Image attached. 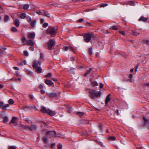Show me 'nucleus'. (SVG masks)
<instances>
[{"mask_svg": "<svg viewBox=\"0 0 149 149\" xmlns=\"http://www.w3.org/2000/svg\"><path fill=\"white\" fill-rule=\"evenodd\" d=\"M27 22L30 23L31 22V21L32 20L31 18L30 17H28L27 18Z\"/></svg>", "mask_w": 149, "mask_h": 149, "instance_id": "31", "label": "nucleus"}, {"mask_svg": "<svg viewBox=\"0 0 149 149\" xmlns=\"http://www.w3.org/2000/svg\"><path fill=\"white\" fill-rule=\"evenodd\" d=\"M8 103L10 104H14V101L12 99H10L8 101Z\"/></svg>", "mask_w": 149, "mask_h": 149, "instance_id": "28", "label": "nucleus"}, {"mask_svg": "<svg viewBox=\"0 0 149 149\" xmlns=\"http://www.w3.org/2000/svg\"><path fill=\"white\" fill-rule=\"evenodd\" d=\"M130 5L132 6H134L135 5V3L133 1H131L130 2Z\"/></svg>", "mask_w": 149, "mask_h": 149, "instance_id": "55", "label": "nucleus"}, {"mask_svg": "<svg viewBox=\"0 0 149 149\" xmlns=\"http://www.w3.org/2000/svg\"><path fill=\"white\" fill-rule=\"evenodd\" d=\"M103 84L102 83H100V88H102L103 87Z\"/></svg>", "mask_w": 149, "mask_h": 149, "instance_id": "53", "label": "nucleus"}, {"mask_svg": "<svg viewBox=\"0 0 149 149\" xmlns=\"http://www.w3.org/2000/svg\"><path fill=\"white\" fill-rule=\"evenodd\" d=\"M73 110V109L72 108H69L68 109V112L70 113H71Z\"/></svg>", "mask_w": 149, "mask_h": 149, "instance_id": "45", "label": "nucleus"}, {"mask_svg": "<svg viewBox=\"0 0 149 149\" xmlns=\"http://www.w3.org/2000/svg\"><path fill=\"white\" fill-rule=\"evenodd\" d=\"M88 52L90 55H91L92 53V49L91 48H90L88 49Z\"/></svg>", "mask_w": 149, "mask_h": 149, "instance_id": "39", "label": "nucleus"}, {"mask_svg": "<svg viewBox=\"0 0 149 149\" xmlns=\"http://www.w3.org/2000/svg\"><path fill=\"white\" fill-rule=\"evenodd\" d=\"M35 36V33L34 32L29 33L28 35V36L29 38H34Z\"/></svg>", "mask_w": 149, "mask_h": 149, "instance_id": "17", "label": "nucleus"}, {"mask_svg": "<svg viewBox=\"0 0 149 149\" xmlns=\"http://www.w3.org/2000/svg\"><path fill=\"white\" fill-rule=\"evenodd\" d=\"M148 20V18H146L143 16H141L139 19V20L140 21L143 22H146Z\"/></svg>", "mask_w": 149, "mask_h": 149, "instance_id": "14", "label": "nucleus"}, {"mask_svg": "<svg viewBox=\"0 0 149 149\" xmlns=\"http://www.w3.org/2000/svg\"><path fill=\"white\" fill-rule=\"evenodd\" d=\"M10 104H7L5 105L2 101L0 102V108L2 109L3 110L6 111L7 110V108L9 107Z\"/></svg>", "mask_w": 149, "mask_h": 149, "instance_id": "5", "label": "nucleus"}, {"mask_svg": "<svg viewBox=\"0 0 149 149\" xmlns=\"http://www.w3.org/2000/svg\"><path fill=\"white\" fill-rule=\"evenodd\" d=\"M91 84L93 86H98V83L96 81H92Z\"/></svg>", "mask_w": 149, "mask_h": 149, "instance_id": "24", "label": "nucleus"}, {"mask_svg": "<svg viewBox=\"0 0 149 149\" xmlns=\"http://www.w3.org/2000/svg\"><path fill=\"white\" fill-rule=\"evenodd\" d=\"M15 24L17 27H18L19 24V22L18 19H16L15 21Z\"/></svg>", "mask_w": 149, "mask_h": 149, "instance_id": "21", "label": "nucleus"}, {"mask_svg": "<svg viewBox=\"0 0 149 149\" xmlns=\"http://www.w3.org/2000/svg\"><path fill=\"white\" fill-rule=\"evenodd\" d=\"M54 133L55 134L56 136H59L57 135L56 134V132L55 131H49L46 132V134L47 136H53L54 135Z\"/></svg>", "mask_w": 149, "mask_h": 149, "instance_id": "7", "label": "nucleus"}, {"mask_svg": "<svg viewBox=\"0 0 149 149\" xmlns=\"http://www.w3.org/2000/svg\"><path fill=\"white\" fill-rule=\"evenodd\" d=\"M84 21V19L82 18H81L79 19L77 21V22H79V23H81L83 21Z\"/></svg>", "mask_w": 149, "mask_h": 149, "instance_id": "49", "label": "nucleus"}, {"mask_svg": "<svg viewBox=\"0 0 149 149\" xmlns=\"http://www.w3.org/2000/svg\"><path fill=\"white\" fill-rule=\"evenodd\" d=\"M64 50L65 51H67L69 49V47H64Z\"/></svg>", "mask_w": 149, "mask_h": 149, "instance_id": "46", "label": "nucleus"}, {"mask_svg": "<svg viewBox=\"0 0 149 149\" xmlns=\"http://www.w3.org/2000/svg\"><path fill=\"white\" fill-rule=\"evenodd\" d=\"M6 48L4 47H1L0 48V53L1 54H1L3 52V50H6Z\"/></svg>", "mask_w": 149, "mask_h": 149, "instance_id": "23", "label": "nucleus"}, {"mask_svg": "<svg viewBox=\"0 0 149 149\" xmlns=\"http://www.w3.org/2000/svg\"><path fill=\"white\" fill-rule=\"evenodd\" d=\"M40 93L42 94H44L45 93V91L43 90H40Z\"/></svg>", "mask_w": 149, "mask_h": 149, "instance_id": "56", "label": "nucleus"}, {"mask_svg": "<svg viewBox=\"0 0 149 149\" xmlns=\"http://www.w3.org/2000/svg\"><path fill=\"white\" fill-rule=\"evenodd\" d=\"M47 114L50 116H54L56 115V113L55 111L48 109L47 110Z\"/></svg>", "mask_w": 149, "mask_h": 149, "instance_id": "9", "label": "nucleus"}, {"mask_svg": "<svg viewBox=\"0 0 149 149\" xmlns=\"http://www.w3.org/2000/svg\"><path fill=\"white\" fill-rule=\"evenodd\" d=\"M24 54L25 56H28L29 55L28 53L26 51H24Z\"/></svg>", "mask_w": 149, "mask_h": 149, "instance_id": "51", "label": "nucleus"}, {"mask_svg": "<svg viewBox=\"0 0 149 149\" xmlns=\"http://www.w3.org/2000/svg\"><path fill=\"white\" fill-rule=\"evenodd\" d=\"M109 139L112 141H114L115 140V138L114 136H110L109 138Z\"/></svg>", "mask_w": 149, "mask_h": 149, "instance_id": "36", "label": "nucleus"}, {"mask_svg": "<svg viewBox=\"0 0 149 149\" xmlns=\"http://www.w3.org/2000/svg\"><path fill=\"white\" fill-rule=\"evenodd\" d=\"M144 85L145 86H147L148 87H149V83H146L144 84Z\"/></svg>", "mask_w": 149, "mask_h": 149, "instance_id": "62", "label": "nucleus"}, {"mask_svg": "<svg viewBox=\"0 0 149 149\" xmlns=\"http://www.w3.org/2000/svg\"><path fill=\"white\" fill-rule=\"evenodd\" d=\"M33 109V106H26L23 108V109L25 111H29L30 110Z\"/></svg>", "mask_w": 149, "mask_h": 149, "instance_id": "8", "label": "nucleus"}, {"mask_svg": "<svg viewBox=\"0 0 149 149\" xmlns=\"http://www.w3.org/2000/svg\"><path fill=\"white\" fill-rule=\"evenodd\" d=\"M52 75L51 73H48L47 75H46V77L47 78H50Z\"/></svg>", "mask_w": 149, "mask_h": 149, "instance_id": "33", "label": "nucleus"}, {"mask_svg": "<svg viewBox=\"0 0 149 149\" xmlns=\"http://www.w3.org/2000/svg\"><path fill=\"white\" fill-rule=\"evenodd\" d=\"M41 64V62L40 61H37L35 60L33 61V67L34 68H36L38 67V66L40 65Z\"/></svg>", "mask_w": 149, "mask_h": 149, "instance_id": "6", "label": "nucleus"}, {"mask_svg": "<svg viewBox=\"0 0 149 149\" xmlns=\"http://www.w3.org/2000/svg\"><path fill=\"white\" fill-rule=\"evenodd\" d=\"M107 5H108V4L107 3L100 4V7H105L107 6Z\"/></svg>", "mask_w": 149, "mask_h": 149, "instance_id": "41", "label": "nucleus"}, {"mask_svg": "<svg viewBox=\"0 0 149 149\" xmlns=\"http://www.w3.org/2000/svg\"><path fill=\"white\" fill-rule=\"evenodd\" d=\"M36 13L39 15H40L41 14V12L40 10L37 11Z\"/></svg>", "mask_w": 149, "mask_h": 149, "instance_id": "60", "label": "nucleus"}, {"mask_svg": "<svg viewBox=\"0 0 149 149\" xmlns=\"http://www.w3.org/2000/svg\"><path fill=\"white\" fill-rule=\"evenodd\" d=\"M89 93L90 94V97L93 99H95V97H100L101 95L100 91L97 93L95 92V90L93 89H90Z\"/></svg>", "mask_w": 149, "mask_h": 149, "instance_id": "1", "label": "nucleus"}, {"mask_svg": "<svg viewBox=\"0 0 149 149\" xmlns=\"http://www.w3.org/2000/svg\"><path fill=\"white\" fill-rule=\"evenodd\" d=\"M62 144H60L58 145L57 146V148L58 149H62Z\"/></svg>", "mask_w": 149, "mask_h": 149, "instance_id": "42", "label": "nucleus"}, {"mask_svg": "<svg viewBox=\"0 0 149 149\" xmlns=\"http://www.w3.org/2000/svg\"><path fill=\"white\" fill-rule=\"evenodd\" d=\"M41 111L44 113H47V110L46 108L44 107H41Z\"/></svg>", "mask_w": 149, "mask_h": 149, "instance_id": "16", "label": "nucleus"}, {"mask_svg": "<svg viewBox=\"0 0 149 149\" xmlns=\"http://www.w3.org/2000/svg\"><path fill=\"white\" fill-rule=\"evenodd\" d=\"M111 29H112L115 30H117L118 29V27L115 26H113L111 27Z\"/></svg>", "mask_w": 149, "mask_h": 149, "instance_id": "35", "label": "nucleus"}, {"mask_svg": "<svg viewBox=\"0 0 149 149\" xmlns=\"http://www.w3.org/2000/svg\"><path fill=\"white\" fill-rule=\"evenodd\" d=\"M143 119L145 122V124H146L148 123V120L144 116H143Z\"/></svg>", "mask_w": 149, "mask_h": 149, "instance_id": "34", "label": "nucleus"}, {"mask_svg": "<svg viewBox=\"0 0 149 149\" xmlns=\"http://www.w3.org/2000/svg\"><path fill=\"white\" fill-rule=\"evenodd\" d=\"M51 79L54 81H57V79L55 78H52Z\"/></svg>", "mask_w": 149, "mask_h": 149, "instance_id": "64", "label": "nucleus"}, {"mask_svg": "<svg viewBox=\"0 0 149 149\" xmlns=\"http://www.w3.org/2000/svg\"><path fill=\"white\" fill-rule=\"evenodd\" d=\"M48 24L47 23H44L42 25L43 27H46L48 26Z\"/></svg>", "mask_w": 149, "mask_h": 149, "instance_id": "43", "label": "nucleus"}, {"mask_svg": "<svg viewBox=\"0 0 149 149\" xmlns=\"http://www.w3.org/2000/svg\"><path fill=\"white\" fill-rule=\"evenodd\" d=\"M111 96V95L110 94H109L107 96L105 101V104H107L108 102H109L111 100V99L110 98V97Z\"/></svg>", "mask_w": 149, "mask_h": 149, "instance_id": "12", "label": "nucleus"}, {"mask_svg": "<svg viewBox=\"0 0 149 149\" xmlns=\"http://www.w3.org/2000/svg\"><path fill=\"white\" fill-rule=\"evenodd\" d=\"M37 127L35 125H32L30 127H29V130L31 131H34L36 130Z\"/></svg>", "mask_w": 149, "mask_h": 149, "instance_id": "13", "label": "nucleus"}, {"mask_svg": "<svg viewBox=\"0 0 149 149\" xmlns=\"http://www.w3.org/2000/svg\"><path fill=\"white\" fill-rule=\"evenodd\" d=\"M56 42L54 40L51 39L47 42V47L49 49L51 50L53 49L55 46Z\"/></svg>", "mask_w": 149, "mask_h": 149, "instance_id": "2", "label": "nucleus"}, {"mask_svg": "<svg viewBox=\"0 0 149 149\" xmlns=\"http://www.w3.org/2000/svg\"><path fill=\"white\" fill-rule=\"evenodd\" d=\"M11 30L13 32H16L17 30L15 27H13L11 28Z\"/></svg>", "mask_w": 149, "mask_h": 149, "instance_id": "38", "label": "nucleus"}, {"mask_svg": "<svg viewBox=\"0 0 149 149\" xmlns=\"http://www.w3.org/2000/svg\"><path fill=\"white\" fill-rule=\"evenodd\" d=\"M45 16L47 17H50V15L49 13H48L47 12H45Z\"/></svg>", "mask_w": 149, "mask_h": 149, "instance_id": "44", "label": "nucleus"}, {"mask_svg": "<svg viewBox=\"0 0 149 149\" xmlns=\"http://www.w3.org/2000/svg\"><path fill=\"white\" fill-rule=\"evenodd\" d=\"M9 17L8 16L6 15L4 18V21L5 22H8L9 20Z\"/></svg>", "mask_w": 149, "mask_h": 149, "instance_id": "30", "label": "nucleus"}, {"mask_svg": "<svg viewBox=\"0 0 149 149\" xmlns=\"http://www.w3.org/2000/svg\"><path fill=\"white\" fill-rule=\"evenodd\" d=\"M43 141L45 143L47 142V138L46 137H44L43 138Z\"/></svg>", "mask_w": 149, "mask_h": 149, "instance_id": "40", "label": "nucleus"}, {"mask_svg": "<svg viewBox=\"0 0 149 149\" xmlns=\"http://www.w3.org/2000/svg\"><path fill=\"white\" fill-rule=\"evenodd\" d=\"M92 70V69L91 68H90L89 69V70H88L87 71V72L85 74V76H86L87 75V74H89L90 72H91Z\"/></svg>", "mask_w": 149, "mask_h": 149, "instance_id": "27", "label": "nucleus"}, {"mask_svg": "<svg viewBox=\"0 0 149 149\" xmlns=\"http://www.w3.org/2000/svg\"><path fill=\"white\" fill-rule=\"evenodd\" d=\"M19 65H26V63H24V64H23V62H22L19 63Z\"/></svg>", "mask_w": 149, "mask_h": 149, "instance_id": "59", "label": "nucleus"}, {"mask_svg": "<svg viewBox=\"0 0 149 149\" xmlns=\"http://www.w3.org/2000/svg\"><path fill=\"white\" fill-rule=\"evenodd\" d=\"M132 33H133V34L134 36H138V35H139V33H139L135 31H133Z\"/></svg>", "mask_w": 149, "mask_h": 149, "instance_id": "32", "label": "nucleus"}, {"mask_svg": "<svg viewBox=\"0 0 149 149\" xmlns=\"http://www.w3.org/2000/svg\"><path fill=\"white\" fill-rule=\"evenodd\" d=\"M26 17V15L24 13H22L21 14L20 17L21 18L24 19Z\"/></svg>", "mask_w": 149, "mask_h": 149, "instance_id": "26", "label": "nucleus"}, {"mask_svg": "<svg viewBox=\"0 0 149 149\" xmlns=\"http://www.w3.org/2000/svg\"><path fill=\"white\" fill-rule=\"evenodd\" d=\"M36 21L35 20H33L31 22V23H30V24L32 27H34L36 26Z\"/></svg>", "mask_w": 149, "mask_h": 149, "instance_id": "15", "label": "nucleus"}, {"mask_svg": "<svg viewBox=\"0 0 149 149\" xmlns=\"http://www.w3.org/2000/svg\"><path fill=\"white\" fill-rule=\"evenodd\" d=\"M45 82L46 84L49 86H51L54 85V83L53 82L49 80L46 79L45 80Z\"/></svg>", "mask_w": 149, "mask_h": 149, "instance_id": "11", "label": "nucleus"}, {"mask_svg": "<svg viewBox=\"0 0 149 149\" xmlns=\"http://www.w3.org/2000/svg\"><path fill=\"white\" fill-rule=\"evenodd\" d=\"M76 113L80 117H82L85 114L84 113L81 112H77Z\"/></svg>", "mask_w": 149, "mask_h": 149, "instance_id": "22", "label": "nucleus"}, {"mask_svg": "<svg viewBox=\"0 0 149 149\" xmlns=\"http://www.w3.org/2000/svg\"><path fill=\"white\" fill-rule=\"evenodd\" d=\"M26 40V38L25 37H23L22 38V41L23 42H25Z\"/></svg>", "mask_w": 149, "mask_h": 149, "instance_id": "52", "label": "nucleus"}, {"mask_svg": "<svg viewBox=\"0 0 149 149\" xmlns=\"http://www.w3.org/2000/svg\"><path fill=\"white\" fill-rule=\"evenodd\" d=\"M29 4H26L23 6V8L25 10H27L29 7Z\"/></svg>", "mask_w": 149, "mask_h": 149, "instance_id": "25", "label": "nucleus"}, {"mask_svg": "<svg viewBox=\"0 0 149 149\" xmlns=\"http://www.w3.org/2000/svg\"><path fill=\"white\" fill-rule=\"evenodd\" d=\"M17 119V118L16 117H13L12 119L11 122L13 123H16V120Z\"/></svg>", "mask_w": 149, "mask_h": 149, "instance_id": "19", "label": "nucleus"}, {"mask_svg": "<svg viewBox=\"0 0 149 149\" xmlns=\"http://www.w3.org/2000/svg\"><path fill=\"white\" fill-rule=\"evenodd\" d=\"M98 143L100 145L102 146H104L103 145V144L102 142H100V141H98Z\"/></svg>", "mask_w": 149, "mask_h": 149, "instance_id": "54", "label": "nucleus"}, {"mask_svg": "<svg viewBox=\"0 0 149 149\" xmlns=\"http://www.w3.org/2000/svg\"><path fill=\"white\" fill-rule=\"evenodd\" d=\"M40 58L42 60H44V57L42 53H41L40 54Z\"/></svg>", "mask_w": 149, "mask_h": 149, "instance_id": "50", "label": "nucleus"}, {"mask_svg": "<svg viewBox=\"0 0 149 149\" xmlns=\"http://www.w3.org/2000/svg\"><path fill=\"white\" fill-rule=\"evenodd\" d=\"M9 149H16V147L14 146H10L9 147Z\"/></svg>", "mask_w": 149, "mask_h": 149, "instance_id": "37", "label": "nucleus"}, {"mask_svg": "<svg viewBox=\"0 0 149 149\" xmlns=\"http://www.w3.org/2000/svg\"><path fill=\"white\" fill-rule=\"evenodd\" d=\"M8 121V119L6 117H5L4 118L3 122L4 123H6Z\"/></svg>", "mask_w": 149, "mask_h": 149, "instance_id": "29", "label": "nucleus"}, {"mask_svg": "<svg viewBox=\"0 0 149 149\" xmlns=\"http://www.w3.org/2000/svg\"><path fill=\"white\" fill-rule=\"evenodd\" d=\"M27 44L31 46H33L34 44L32 40H27Z\"/></svg>", "mask_w": 149, "mask_h": 149, "instance_id": "18", "label": "nucleus"}, {"mask_svg": "<svg viewBox=\"0 0 149 149\" xmlns=\"http://www.w3.org/2000/svg\"><path fill=\"white\" fill-rule=\"evenodd\" d=\"M144 43L148 45L149 46V41L148 40H145L144 41Z\"/></svg>", "mask_w": 149, "mask_h": 149, "instance_id": "48", "label": "nucleus"}, {"mask_svg": "<svg viewBox=\"0 0 149 149\" xmlns=\"http://www.w3.org/2000/svg\"><path fill=\"white\" fill-rule=\"evenodd\" d=\"M24 120L27 123H29V120L28 118H26L24 119Z\"/></svg>", "mask_w": 149, "mask_h": 149, "instance_id": "61", "label": "nucleus"}, {"mask_svg": "<svg viewBox=\"0 0 149 149\" xmlns=\"http://www.w3.org/2000/svg\"><path fill=\"white\" fill-rule=\"evenodd\" d=\"M69 49H70V50H71L73 52H74V50H73V48L71 46H69Z\"/></svg>", "mask_w": 149, "mask_h": 149, "instance_id": "58", "label": "nucleus"}, {"mask_svg": "<svg viewBox=\"0 0 149 149\" xmlns=\"http://www.w3.org/2000/svg\"><path fill=\"white\" fill-rule=\"evenodd\" d=\"M29 127L25 125L24 129H26V130H29Z\"/></svg>", "mask_w": 149, "mask_h": 149, "instance_id": "57", "label": "nucleus"}, {"mask_svg": "<svg viewBox=\"0 0 149 149\" xmlns=\"http://www.w3.org/2000/svg\"><path fill=\"white\" fill-rule=\"evenodd\" d=\"M47 95L50 98L56 97L57 96V95L56 93L52 92L48 94Z\"/></svg>", "mask_w": 149, "mask_h": 149, "instance_id": "10", "label": "nucleus"}, {"mask_svg": "<svg viewBox=\"0 0 149 149\" xmlns=\"http://www.w3.org/2000/svg\"><path fill=\"white\" fill-rule=\"evenodd\" d=\"M42 69L41 67H38L36 68V71L38 73H41L42 72Z\"/></svg>", "mask_w": 149, "mask_h": 149, "instance_id": "20", "label": "nucleus"}, {"mask_svg": "<svg viewBox=\"0 0 149 149\" xmlns=\"http://www.w3.org/2000/svg\"><path fill=\"white\" fill-rule=\"evenodd\" d=\"M94 36V34L92 33H87L84 36V39L86 42H90L92 37Z\"/></svg>", "mask_w": 149, "mask_h": 149, "instance_id": "3", "label": "nucleus"}, {"mask_svg": "<svg viewBox=\"0 0 149 149\" xmlns=\"http://www.w3.org/2000/svg\"><path fill=\"white\" fill-rule=\"evenodd\" d=\"M47 31L48 33L52 35H55L56 33L54 28L53 27H49L47 30Z\"/></svg>", "mask_w": 149, "mask_h": 149, "instance_id": "4", "label": "nucleus"}, {"mask_svg": "<svg viewBox=\"0 0 149 149\" xmlns=\"http://www.w3.org/2000/svg\"><path fill=\"white\" fill-rule=\"evenodd\" d=\"M119 32L120 34H122L123 35H124L125 34V33L124 31H119Z\"/></svg>", "mask_w": 149, "mask_h": 149, "instance_id": "47", "label": "nucleus"}, {"mask_svg": "<svg viewBox=\"0 0 149 149\" xmlns=\"http://www.w3.org/2000/svg\"><path fill=\"white\" fill-rule=\"evenodd\" d=\"M13 68L16 70H19V69L17 67H14Z\"/></svg>", "mask_w": 149, "mask_h": 149, "instance_id": "63", "label": "nucleus"}]
</instances>
